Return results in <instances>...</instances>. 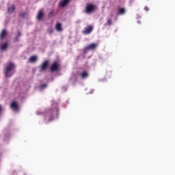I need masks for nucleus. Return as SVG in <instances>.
I'll list each match as a JSON object with an SVG mask.
<instances>
[{
  "label": "nucleus",
  "instance_id": "4",
  "mask_svg": "<svg viewBox=\"0 0 175 175\" xmlns=\"http://www.w3.org/2000/svg\"><path fill=\"white\" fill-rule=\"evenodd\" d=\"M49 60L44 61L42 64L39 66L40 72H46V69L49 68Z\"/></svg>",
  "mask_w": 175,
  "mask_h": 175
},
{
  "label": "nucleus",
  "instance_id": "15",
  "mask_svg": "<svg viewBox=\"0 0 175 175\" xmlns=\"http://www.w3.org/2000/svg\"><path fill=\"white\" fill-rule=\"evenodd\" d=\"M8 42H5L3 44H1V51H3L6 50V49H8Z\"/></svg>",
  "mask_w": 175,
  "mask_h": 175
},
{
  "label": "nucleus",
  "instance_id": "7",
  "mask_svg": "<svg viewBox=\"0 0 175 175\" xmlns=\"http://www.w3.org/2000/svg\"><path fill=\"white\" fill-rule=\"evenodd\" d=\"M51 72H57L59 70V64L57 62H54L50 67Z\"/></svg>",
  "mask_w": 175,
  "mask_h": 175
},
{
  "label": "nucleus",
  "instance_id": "21",
  "mask_svg": "<svg viewBox=\"0 0 175 175\" xmlns=\"http://www.w3.org/2000/svg\"><path fill=\"white\" fill-rule=\"evenodd\" d=\"M53 32H54V29H50L49 30V33H53Z\"/></svg>",
  "mask_w": 175,
  "mask_h": 175
},
{
  "label": "nucleus",
  "instance_id": "16",
  "mask_svg": "<svg viewBox=\"0 0 175 175\" xmlns=\"http://www.w3.org/2000/svg\"><path fill=\"white\" fill-rule=\"evenodd\" d=\"M88 76H89V74H88V72H87V71H83L81 74V79H87V77H88Z\"/></svg>",
  "mask_w": 175,
  "mask_h": 175
},
{
  "label": "nucleus",
  "instance_id": "19",
  "mask_svg": "<svg viewBox=\"0 0 175 175\" xmlns=\"http://www.w3.org/2000/svg\"><path fill=\"white\" fill-rule=\"evenodd\" d=\"M27 16L26 12H20L19 13V17H21L22 18H24Z\"/></svg>",
  "mask_w": 175,
  "mask_h": 175
},
{
  "label": "nucleus",
  "instance_id": "18",
  "mask_svg": "<svg viewBox=\"0 0 175 175\" xmlns=\"http://www.w3.org/2000/svg\"><path fill=\"white\" fill-rule=\"evenodd\" d=\"M111 24H113V21L111 20V18H108L107 21V23H106V25H111Z\"/></svg>",
  "mask_w": 175,
  "mask_h": 175
},
{
  "label": "nucleus",
  "instance_id": "17",
  "mask_svg": "<svg viewBox=\"0 0 175 175\" xmlns=\"http://www.w3.org/2000/svg\"><path fill=\"white\" fill-rule=\"evenodd\" d=\"M118 14H125V8H120Z\"/></svg>",
  "mask_w": 175,
  "mask_h": 175
},
{
  "label": "nucleus",
  "instance_id": "8",
  "mask_svg": "<svg viewBox=\"0 0 175 175\" xmlns=\"http://www.w3.org/2000/svg\"><path fill=\"white\" fill-rule=\"evenodd\" d=\"M10 107L11 109H12L14 110V111H18V110H20V107H18V104L17 103V102H12L10 105Z\"/></svg>",
  "mask_w": 175,
  "mask_h": 175
},
{
  "label": "nucleus",
  "instance_id": "26",
  "mask_svg": "<svg viewBox=\"0 0 175 175\" xmlns=\"http://www.w3.org/2000/svg\"><path fill=\"white\" fill-rule=\"evenodd\" d=\"M111 17H113V14H111Z\"/></svg>",
  "mask_w": 175,
  "mask_h": 175
},
{
  "label": "nucleus",
  "instance_id": "6",
  "mask_svg": "<svg viewBox=\"0 0 175 175\" xmlns=\"http://www.w3.org/2000/svg\"><path fill=\"white\" fill-rule=\"evenodd\" d=\"M96 47H98V43L90 44L89 45H88L84 48V51L87 52V51H90V50H95Z\"/></svg>",
  "mask_w": 175,
  "mask_h": 175
},
{
  "label": "nucleus",
  "instance_id": "5",
  "mask_svg": "<svg viewBox=\"0 0 175 175\" xmlns=\"http://www.w3.org/2000/svg\"><path fill=\"white\" fill-rule=\"evenodd\" d=\"M93 29H94V27L92 26L88 25L82 31V33H83V35H90V33H91V32H92Z\"/></svg>",
  "mask_w": 175,
  "mask_h": 175
},
{
  "label": "nucleus",
  "instance_id": "14",
  "mask_svg": "<svg viewBox=\"0 0 175 175\" xmlns=\"http://www.w3.org/2000/svg\"><path fill=\"white\" fill-rule=\"evenodd\" d=\"M14 10H16V7L14 6V5H12V7L8 8V12L10 14H12V13H14Z\"/></svg>",
  "mask_w": 175,
  "mask_h": 175
},
{
  "label": "nucleus",
  "instance_id": "27",
  "mask_svg": "<svg viewBox=\"0 0 175 175\" xmlns=\"http://www.w3.org/2000/svg\"><path fill=\"white\" fill-rule=\"evenodd\" d=\"M46 85H44V87H46Z\"/></svg>",
  "mask_w": 175,
  "mask_h": 175
},
{
  "label": "nucleus",
  "instance_id": "10",
  "mask_svg": "<svg viewBox=\"0 0 175 175\" xmlns=\"http://www.w3.org/2000/svg\"><path fill=\"white\" fill-rule=\"evenodd\" d=\"M44 16V14L43 13V11H40L37 15V19L38 20V21L43 20Z\"/></svg>",
  "mask_w": 175,
  "mask_h": 175
},
{
  "label": "nucleus",
  "instance_id": "24",
  "mask_svg": "<svg viewBox=\"0 0 175 175\" xmlns=\"http://www.w3.org/2000/svg\"><path fill=\"white\" fill-rule=\"evenodd\" d=\"M145 10H146V12H148V8L145 7Z\"/></svg>",
  "mask_w": 175,
  "mask_h": 175
},
{
  "label": "nucleus",
  "instance_id": "1",
  "mask_svg": "<svg viewBox=\"0 0 175 175\" xmlns=\"http://www.w3.org/2000/svg\"><path fill=\"white\" fill-rule=\"evenodd\" d=\"M14 68H16V65H14L12 62L6 66L4 72L5 77H12V76H13V74H10V72H12Z\"/></svg>",
  "mask_w": 175,
  "mask_h": 175
},
{
  "label": "nucleus",
  "instance_id": "9",
  "mask_svg": "<svg viewBox=\"0 0 175 175\" xmlns=\"http://www.w3.org/2000/svg\"><path fill=\"white\" fill-rule=\"evenodd\" d=\"M70 2V0H63L62 2L59 3V6L61 8H65L68 3Z\"/></svg>",
  "mask_w": 175,
  "mask_h": 175
},
{
  "label": "nucleus",
  "instance_id": "25",
  "mask_svg": "<svg viewBox=\"0 0 175 175\" xmlns=\"http://www.w3.org/2000/svg\"><path fill=\"white\" fill-rule=\"evenodd\" d=\"M2 111V106L0 105V113Z\"/></svg>",
  "mask_w": 175,
  "mask_h": 175
},
{
  "label": "nucleus",
  "instance_id": "3",
  "mask_svg": "<svg viewBox=\"0 0 175 175\" xmlns=\"http://www.w3.org/2000/svg\"><path fill=\"white\" fill-rule=\"evenodd\" d=\"M49 114H50L49 121H53L54 120V116L58 115V107H56L52 111H49Z\"/></svg>",
  "mask_w": 175,
  "mask_h": 175
},
{
  "label": "nucleus",
  "instance_id": "20",
  "mask_svg": "<svg viewBox=\"0 0 175 175\" xmlns=\"http://www.w3.org/2000/svg\"><path fill=\"white\" fill-rule=\"evenodd\" d=\"M18 38H19V37L17 36L15 38H14V39H13L14 43L18 42Z\"/></svg>",
  "mask_w": 175,
  "mask_h": 175
},
{
  "label": "nucleus",
  "instance_id": "2",
  "mask_svg": "<svg viewBox=\"0 0 175 175\" xmlns=\"http://www.w3.org/2000/svg\"><path fill=\"white\" fill-rule=\"evenodd\" d=\"M96 9V5L94 4H88L85 7V12L87 14H90V13H92Z\"/></svg>",
  "mask_w": 175,
  "mask_h": 175
},
{
  "label": "nucleus",
  "instance_id": "22",
  "mask_svg": "<svg viewBox=\"0 0 175 175\" xmlns=\"http://www.w3.org/2000/svg\"><path fill=\"white\" fill-rule=\"evenodd\" d=\"M21 36V31H18V35L16 36H18V38H20Z\"/></svg>",
  "mask_w": 175,
  "mask_h": 175
},
{
  "label": "nucleus",
  "instance_id": "11",
  "mask_svg": "<svg viewBox=\"0 0 175 175\" xmlns=\"http://www.w3.org/2000/svg\"><path fill=\"white\" fill-rule=\"evenodd\" d=\"M37 61H38V56L36 55L31 56L29 59V62H30L31 64L33 62H36Z\"/></svg>",
  "mask_w": 175,
  "mask_h": 175
},
{
  "label": "nucleus",
  "instance_id": "23",
  "mask_svg": "<svg viewBox=\"0 0 175 175\" xmlns=\"http://www.w3.org/2000/svg\"><path fill=\"white\" fill-rule=\"evenodd\" d=\"M53 13H54V12H53V11L50 12H49V16H53Z\"/></svg>",
  "mask_w": 175,
  "mask_h": 175
},
{
  "label": "nucleus",
  "instance_id": "12",
  "mask_svg": "<svg viewBox=\"0 0 175 175\" xmlns=\"http://www.w3.org/2000/svg\"><path fill=\"white\" fill-rule=\"evenodd\" d=\"M6 35H8V32L6 31V29H3L0 34V40H2V39H4V38H6Z\"/></svg>",
  "mask_w": 175,
  "mask_h": 175
},
{
  "label": "nucleus",
  "instance_id": "13",
  "mask_svg": "<svg viewBox=\"0 0 175 175\" xmlns=\"http://www.w3.org/2000/svg\"><path fill=\"white\" fill-rule=\"evenodd\" d=\"M55 29L58 32H62V24L57 23L56 25H55Z\"/></svg>",
  "mask_w": 175,
  "mask_h": 175
}]
</instances>
